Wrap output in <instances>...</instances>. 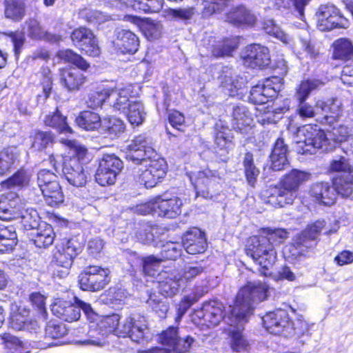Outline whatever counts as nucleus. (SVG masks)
<instances>
[{"instance_id":"1","label":"nucleus","mask_w":353,"mask_h":353,"mask_svg":"<svg viewBox=\"0 0 353 353\" xmlns=\"http://www.w3.org/2000/svg\"><path fill=\"white\" fill-rule=\"evenodd\" d=\"M268 286L263 282H250L239 291L234 306L230 305L225 316L223 305L218 300L205 302L202 307L203 319L210 325H217L221 320L225 322V318L232 316L231 310L236 307H244L247 303L257 304L264 301L268 296Z\"/></svg>"},{"instance_id":"2","label":"nucleus","mask_w":353,"mask_h":353,"mask_svg":"<svg viewBox=\"0 0 353 353\" xmlns=\"http://www.w3.org/2000/svg\"><path fill=\"white\" fill-rule=\"evenodd\" d=\"M310 177L309 172L293 169L284 176L279 186L270 187L264 192L265 202L276 208L292 204L297 196L299 186Z\"/></svg>"},{"instance_id":"3","label":"nucleus","mask_w":353,"mask_h":353,"mask_svg":"<svg viewBox=\"0 0 353 353\" xmlns=\"http://www.w3.org/2000/svg\"><path fill=\"white\" fill-rule=\"evenodd\" d=\"M60 141L74 150L72 156L62 158L63 176L68 182L74 187L85 186L89 178V173L83 167L88 152L87 149L79 145L75 140L62 139Z\"/></svg>"},{"instance_id":"4","label":"nucleus","mask_w":353,"mask_h":353,"mask_svg":"<svg viewBox=\"0 0 353 353\" xmlns=\"http://www.w3.org/2000/svg\"><path fill=\"white\" fill-rule=\"evenodd\" d=\"M299 152L314 154L317 149L327 151L333 148L331 139L317 125H305L296 130Z\"/></svg>"},{"instance_id":"5","label":"nucleus","mask_w":353,"mask_h":353,"mask_svg":"<svg viewBox=\"0 0 353 353\" xmlns=\"http://www.w3.org/2000/svg\"><path fill=\"white\" fill-rule=\"evenodd\" d=\"M246 254L264 270H269L274 264L277 256L274 246L264 236L250 237Z\"/></svg>"},{"instance_id":"6","label":"nucleus","mask_w":353,"mask_h":353,"mask_svg":"<svg viewBox=\"0 0 353 353\" xmlns=\"http://www.w3.org/2000/svg\"><path fill=\"white\" fill-rule=\"evenodd\" d=\"M246 254L264 270H269L274 264L277 256L274 246L264 236L250 237Z\"/></svg>"},{"instance_id":"7","label":"nucleus","mask_w":353,"mask_h":353,"mask_svg":"<svg viewBox=\"0 0 353 353\" xmlns=\"http://www.w3.org/2000/svg\"><path fill=\"white\" fill-rule=\"evenodd\" d=\"M348 155L333 159L329 167L330 172L339 173L333 178V185L343 197H349L353 192V166L351 165Z\"/></svg>"},{"instance_id":"8","label":"nucleus","mask_w":353,"mask_h":353,"mask_svg":"<svg viewBox=\"0 0 353 353\" xmlns=\"http://www.w3.org/2000/svg\"><path fill=\"white\" fill-rule=\"evenodd\" d=\"M255 305L248 303L243 308L236 307L231 310L232 316L225 318V323L234 328L231 331V347L236 352L244 351L248 346V342L241 332L244 324L248 322V317L252 314Z\"/></svg>"},{"instance_id":"9","label":"nucleus","mask_w":353,"mask_h":353,"mask_svg":"<svg viewBox=\"0 0 353 353\" xmlns=\"http://www.w3.org/2000/svg\"><path fill=\"white\" fill-rule=\"evenodd\" d=\"M74 303L65 301H57L52 305V312L58 318L68 322L77 321L81 316V310L83 312L88 320L94 321L97 313L90 303L78 297H74Z\"/></svg>"},{"instance_id":"10","label":"nucleus","mask_w":353,"mask_h":353,"mask_svg":"<svg viewBox=\"0 0 353 353\" xmlns=\"http://www.w3.org/2000/svg\"><path fill=\"white\" fill-rule=\"evenodd\" d=\"M81 246L75 239H63L57 244L53 254L52 263L61 270H56L54 274L63 278L69 274L74 259L81 252Z\"/></svg>"},{"instance_id":"11","label":"nucleus","mask_w":353,"mask_h":353,"mask_svg":"<svg viewBox=\"0 0 353 353\" xmlns=\"http://www.w3.org/2000/svg\"><path fill=\"white\" fill-rule=\"evenodd\" d=\"M119 336H128L136 343L147 341L150 337L148 321L139 314H132L121 322L117 330Z\"/></svg>"},{"instance_id":"12","label":"nucleus","mask_w":353,"mask_h":353,"mask_svg":"<svg viewBox=\"0 0 353 353\" xmlns=\"http://www.w3.org/2000/svg\"><path fill=\"white\" fill-rule=\"evenodd\" d=\"M122 90L123 88H98L89 93L86 104L88 107L95 109L101 107L107 101L114 110L123 108V105L126 101V97L124 95L126 92Z\"/></svg>"},{"instance_id":"13","label":"nucleus","mask_w":353,"mask_h":353,"mask_svg":"<svg viewBox=\"0 0 353 353\" xmlns=\"http://www.w3.org/2000/svg\"><path fill=\"white\" fill-rule=\"evenodd\" d=\"M109 275L108 269L98 265H90L85 268L79 275V284L83 290L98 292L109 283Z\"/></svg>"},{"instance_id":"14","label":"nucleus","mask_w":353,"mask_h":353,"mask_svg":"<svg viewBox=\"0 0 353 353\" xmlns=\"http://www.w3.org/2000/svg\"><path fill=\"white\" fill-rule=\"evenodd\" d=\"M325 225V223L323 220H318L298 234L291 245V248L294 250L292 255H303L309 249L314 248L316 245V240Z\"/></svg>"},{"instance_id":"15","label":"nucleus","mask_w":353,"mask_h":353,"mask_svg":"<svg viewBox=\"0 0 353 353\" xmlns=\"http://www.w3.org/2000/svg\"><path fill=\"white\" fill-rule=\"evenodd\" d=\"M122 168L123 162L120 159L114 154H105L99 161L95 180L101 186L114 184Z\"/></svg>"},{"instance_id":"16","label":"nucleus","mask_w":353,"mask_h":353,"mask_svg":"<svg viewBox=\"0 0 353 353\" xmlns=\"http://www.w3.org/2000/svg\"><path fill=\"white\" fill-rule=\"evenodd\" d=\"M157 157V154L152 147V139L145 134H139L134 138L128 147L126 159L134 164L148 161L147 157Z\"/></svg>"},{"instance_id":"17","label":"nucleus","mask_w":353,"mask_h":353,"mask_svg":"<svg viewBox=\"0 0 353 353\" xmlns=\"http://www.w3.org/2000/svg\"><path fill=\"white\" fill-rule=\"evenodd\" d=\"M283 86V79L272 77L265 80L262 85H256L252 88L249 99L254 104H264L270 99L277 96Z\"/></svg>"},{"instance_id":"18","label":"nucleus","mask_w":353,"mask_h":353,"mask_svg":"<svg viewBox=\"0 0 353 353\" xmlns=\"http://www.w3.org/2000/svg\"><path fill=\"white\" fill-rule=\"evenodd\" d=\"M324 83L319 79H307L303 81L296 91V98L299 101V114L302 118H312L315 115L314 108L305 103V100L313 91L320 89Z\"/></svg>"},{"instance_id":"19","label":"nucleus","mask_w":353,"mask_h":353,"mask_svg":"<svg viewBox=\"0 0 353 353\" xmlns=\"http://www.w3.org/2000/svg\"><path fill=\"white\" fill-rule=\"evenodd\" d=\"M190 179L196 190V196L212 199L220 177L216 171L205 169L198 172L195 179Z\"/></svg>"},{"instance_id":"20","label":"nucleus","mask_w":353,"mask_h":353,"mask_svg":"<svg viewBox=\"0 0 353 353\" xmlns=\"http://www.w3.org/2000/svg\"><path fill=\"white\" fill-rule=\"evenodd\" d=\"M71 39L74 45L90 57H98L101 52L97 40L92 30L80 27L73 30Z\"/></svg>"},{"instance_id":"21","label":"nucleus","mask_w":353,"mask_h":353,"mask_svg":"<svg viewBox=\"0 0 353 353\" xmlns=\"http://www.w3.org/2000/svg\"><path fill=\"white\" fill-rule=\"evenodd\" d=\"M317 13L321 30L348 27V21L339 14V10L333 5L321 6Z\"/></svg>"},{"instance_id":"22","label":"nucleus","mask_w":353,"mask_h":353,"mask_svg":"<svg viewBox=\"0 0 353 353\" xmlns=\"http://www.w3.org/2000/svg\"><path fill=\"white\" fill-rule=\"evenodd\" d=\"M241 57L243 64L251 68H263L270 63V57L268 48L259 44H252L247 46L243 52Z\"/></svg>"},{"instance_id":"23","label":"nucleus","mask_w":353,"mask_h":353,"mask_svg":"<svg viewBox=\"0 0 353 353\" xmlns=\"http://www.w3.org/2000/svg\"><path fill=\"white\" fill-rule=\"evenodd\" d=\"M262 321L264 327L271 334L275 335L283 334L287 330L290 323V318L285 310L277 309L272 312H267Z\"/></svg>"},{"instance_id":"24","label":"nucleus","mask_w":353,"mask_h":353,"mask_svg":"<svg viewBox=\"0 0 353 353\" xmlns=\"http://www.w3.org/2000/svg\"><path fill=\"white\" fill-rule=\"evenodd\" d=\"M122 91L126 92L124 94L126 97V101L123 105V108L114 109L115 111H119L127 115L129 122L133 125H139L143 123L145 112L144 107L140 101H132L130 100L132 88L130 85L123 88Z\"/></svg>"},{"instance_id":"25","label":"nucleus","mask_w":353,"mask_h":353,"mask_svg":"<svg viewBox=\"0 0 353 353\" xmlns=\"http://www.w3.org/2000/svg\"><path fill=\"white\" fill-rule=\"evenodd\" d=\"M310 195L319 203L330 206L335 203L337 194L341 195L335 186L329 182H316L310 188Z\"/></svg>"},{"instance_id":"26","label":"nucleus","mask_w":353,"mask_h":353,"mask_svg":"<svg viewBox=\"0 0 353 353\" xmlns=\"http://www.w3.org/2000/svg\"><path fill=\"white\" fill-rule=\"evenodd\" d=\"M232 126L234 130L247 135L252 131V118L246 106L237 104L232 107Z\"/></svg>"},{"instance_id":"27","label":"nucleus","mask_w":353,"mask_h":353,"mask_svg":"<svg viewBox=\"0 0 353 353\" xmlns=\"http://www.w3.org/2000/svg\"><path fill=\"white\" fill-rule=\"evenodd\" d=\"M22 208L19 196L13 192L3 194L0 197V219L12 220L18 219Z\"/></svg>"},{"instance_id":"28","label":"nucleus","mask_w":353,"mask_h":353,"mask_svg":"<svg viewBox=\"0 0 353 353\" xmlns=\"http://www.w3.org/2000/svg\"><path fill=\"white\" fill-rule=\"evenodd\" d=\"M185 339V337L181 338L179 336L176 327H170L163 331L159 336L160 342L168 346V349L155 347L145 351L143 353H171L175 350H181Z\"/></svg>"},{"instance_id":"29","label":"nucleus","mask_w":353,"mask_h":353,"mask_svg":"<svg viewBox=\"0 0 353 353\" xmlns=\"http://www.w3.org/2000/svg\"><path fill=\"white\" fill-rule=\"evenodd\" d=\"M341 103L337 99H330L327 101L318 100L315 104L317 112H321L323 117L321 123L332 125L341 114Z\"/></svg>"},{"instance_id":"30","label":"nucleus","mask_w":353,"mask_h":353,"mask_svg":"<svg viewBox=\"0 0 353 353\" xmlns=\"http://www.w3.org/2000/svg\"><path fill=\"white\" fill-rule=\"evenodd\" d=\"M159 276V293L165 298L175 295L181 289L184 288L183 281L177 272L168 273L165 272L160 274Z\"/></svg>"},{"instance_id":"31","label":"nucleus","mask_w":353,"mask_h":353,"mask_svg":"<svg viewBox=\"0 0 353 353\" xmlns=\"http://www.w3.org/2000/svg\"><path fill=\"white\" fill-rule=\"evenodd\" d=\"M183 246L187 253L190 254L203 252L207 248L204 233L198 228L187 232L183 238Z\"/></svg>"},{"instance_id":"32","label":"nucleus","mask_w":353,"mask_h":353,"mask_svg":"<svg viewBox=\"0 0 353 353\" xmlns=\"http://www.w3.org/2000/svg\"><path fill=\"white\" fill-rule=\"evenodd\" d=\"M115 48L123 54H134L139 46V40L130 30H119L117 32V38L114 41Z\"/></svg>"},{"instance_id":"33","label":"nucleus","mask_w":353,"mask_h":353,"mask_svg":"<svg viewBox=\"0 0 353 353\" xmlns=\"http://www.w3.org/2000/svg\"><path fill=\"white\" fill-rule=\"evenodd\" d=\"M60 83L67 90H79L85 82V77L77 68H63L59 71Z\"/></svg>"},{"instance_id":"34","label":"nucleus","mask_w":353,"mask_h":353,"mask_svg":"<svg viewBox=\"0 0 353 353\" xmlns=\"http://www.w3.org/2000/svg\"><path fill=\"white\" fill-rule=\"evenodd\" d=\"M183 203L181 199L174 196L170 199L159 198L154 201L158 215L168 219H174L181 213Z\"/></svg>"},{"instance_id":"35","label":"nucleus","mask_w":353,"mask_h":353,"mask_svg":"<svg viewBox=\"0 0 353 353\" xmlns=\"http://www.w3.org/2000/svg\"><path fill=\"white\" fill-rule=\"evenodd\" d=\"M226 21L234 26H252L256 21V17L246 8L239 6L227 14Z\"/></svg>"},{"instance_id":"36","label":"nucleus","mask_w":353,"mask_h":353,"mask_svg":"<svg viewBox=\"0 0 353 353\" xmlns=\"http://www.w3.org/2000/svg\"><path fill=\"white\" fill-rule=\"evenodd\" d=\"M34 190L35 194H38L39 192L42 194L46 203L50 206H56L63 201V194L58 179L50 185Z\"/></svg>"},{"instance_id":"37","label":"nucleus","mask_w":353,"mask_h":353,"mask_svg":"<svg viewBox=\"0 0 353 353\" xmlns=\"http://www.w3.org/2000/svg\"><path fill=\"white\" fill-rule=\"evenodd\" d=\"M124 19L134 24L140 25L141 23L144 34L148 39H158L161 34L162 25L159 22H155L148 18L141 21V18L132 15H126Z\"/></svg>"},{"instance_id":"38","label":"nucleus","mask_w":353,"mask_h":353,"mask_svg":"<svg viewBox=\"0 0 353 353\" xmlns=\"http://www.w3.org/2000/svg\"><path fill=\"white\" fill-rule=\"evenodd\" d=\"M32 241L38 248H47L52 244L55 234L52 227L43 222L32 234Z\"/></svg>"},{"instance_id":"39","label":"nucleus","mask_w":353,"mask_h":353,"mask_svg":"<svg viewBox=\"0 0 353 353\" xmlns=\"http://www.w3.org/2000/svg\"><path fill=\"white\" fill-rule=\"evenodd\" d=\"M4 15L14 22L21 21L26 14V0H4Z\"/></svg>"},{"instance_id":"40","label":"nucleus","mask_w":353,"mask_h":353,"mask_svg":"<svg viewBox=\"0 0 353 353\" xmlns=\"http://www.w3.org/2000/svg\"><path fill=\"white\" fill-rule=\"evenodd\" d=\"M26 23L28 35L34 39H44L52 42L60 40V37L57 34L45 31L39 21L34 19H30Z\"/></svg>"},{"instance_id":"41","label":"nucleus","mask_w":353,"mask_h":353,"mask_svg":"<svg viewBox=\"0 0 353 353\" xmlns=\"http://www.w3.org/2000/svg\"><path fill=\"white\" fill-rule=\"evenodd\" d=\"M76 123L80 128L92 131L101 127L103 121L99 114L91 111H83L77 117Z\"/></svg>"},{"instance_id":"42","label":"nucleus","mask_w":353,"mask_h":353,"mask_svg":"<svg viewBox=\"0 0 353 353\" xmlns=\"http://www.w3.org/2000/svg\"><path fill=\"white\" fill-rule=\"evenodd\" d=\"M221 85L228 91L229 95L234 96L243 85V78L239 77L230 69H225L221 75Z\"/></svg>"},{"instance_id":"43","label":"nucleus","mask_w":353,"mask_h":353,"mask_svg":"<svg viewBox=\"0 0 353 353\" xmlns=\"http://www.w3.org/2000/svg\"><path fill=\"white\" fill-rule=\"evenodd\" d=\"M134 179L140 183L145 185L146 188L154 187L161 179L156 178L154 174L147 169L144 164H135L133 168Z\"/></svg>"},{"instance_id":"44","label":"nucleus","mask_w":353,"mask_h":353,"mask_svg":"<svg viewBox=\"0 0 353 353\" xmlns=\"http://www.w3.org/2000/svg\"><path fill=\"white\" fill-rule=\"evenodd\" d=\"M110 6L122 10L131 8L134 10L150 13L148 0H103Z\"/></svg>"},{"instance_id":"45","label":"nucleus","mask_w":353,"mask_h":353,"mask_svg":"<svg viewBox=\"0 0 353 353\" xmlns=\"http://www.w3.org/2000/svg\"><path fill=\"white\" fill-rule=\"evenodd\" d=\"M101 127L105 133L112 139L119 137L125 130L123 121L116 117L104 118Z\"/></svg>"},{"instance_id":"46","label":"nucleus","mask_w":353,"mask_h":353,"mask_svg":"<svg viewBox=\"0 0 353 353\" xmlns=\"http://www.w3.org/2000/svg\"><path fill=\"white\" fill-rule=\"evenodd\" d=\"M44 123L46 125L57 130L61 133H72V129L66 122V117H63L57 109L52 114L46 117Z\"/></svg>"},{"instance_id":"47","label":"nucleus","mask_w":353,"mask_h":353,"mask_svg":"<svg viewBox=\"0 0 353 353\" xmlns=\"http://www.w3.org/2000/svg\"><path fill=\"white\" fill-rule=\"evenodd\" d=\"M243 165L248 183L250 186L254 187L260 174V170L256 166L252 153L247 152L245 154L243 160Z\"/></svg>"},{"instance_id":"48","label":"nucleus","mask_w":353,"mask_h":353,"mask_svg":"<svg viewBox=\"0 0 353 353\" xmlns=\"http://www.w3.org/2000/svg\"><path fill=\"white\" fill-rule=\"evenodd\" d=\"M333 58L348 60L353 57V45L347 39H339L334 41Z\"/></svg>"},{"instance_id":"49","label":"nucleus","mask_w":353,"mask_h":353,"mask_svg":"<svg viewBox=\"0 0 353 353\" xmlns=\"http://www.w3.org/2000/svg\"><path fill=\"white\" fill-rule=\"evenodd\" d=\"M330 136H332L335 142L341 143V148L347 155L348 154V145L352 147L350 152L353 153V141L348 128L344 125L334 128L332 132L330 133Z\"/></svg>"},{"instance_id":"50","label":"nucleus","mask_w":353,"mask_h":353,"mask_svg":"<svg viewBox=\"0 0 353 353\" xmlns=\"http://www.w3.org/2000/svg\"><path fill=\"white\" fill-rule=\"evenodd\" d=\"M231 0H197V6H201L204 17L221 12L230 5Z\"/></svg>"},{"instance_id":"51","label":"nucleus","mask_w":353,"mask_h":353,"mask_svg":"<svg viewBox=\"0 0 353 353\" xmlns=\"http://www.w3.org/2000/svg\"><path fill=\"white\" fill-rule=\"evenodd\" d=\"M30 180V174L25 170H19L12 176L1 183L3 188L12 189L28 185Z\"/></svg>"},{"instance_id":"52","label":"nucleus","mask_w":353,"mask_h":353,"mask_svg":"<svg viewBox=\"0 0 353 353\" xmlns=\"http://www.w3.org/2000/svg\"><path fill=\"white\" fill-rule=\"evenodd\" d=\"M237 48V41L235 39H225L217 42L212 50V54L215 57L231 56L232 52Z\"/></svg>"},{"instance_id":"53","label":"nucleus","mask_w":353,"mask_h":353,"mask_svg":"<svg viewBox=\"0 0 353 353\" xmlns=\"http://www.w3.org/2000/svg\"><path fill=\"white\" fill-rule=\"evenodd\" d=\"M18 218L26 230H36L39 227V216L37 212L33 209H21Z\"/></svg>"},{"instance_id":"54","label":"nucleus","mask_w":353,"mask_h":353,"mask_svg":"<svg viewBox=\"0 0 353 353\" xmlns=\"http://www.w3.org/2000/svg\"><path fill=\"white\" fill-rule=\"evenodd\" d=\"M57 57L82 70H86L90 67V64L82 57L70 49L59 50L57 52Z\"/></svg>"},{"instance_id":"55","label":"nucleus","mask_w":353,"mask_h":353,"mask_svg":"<svg viewBox=\"0 0 353 353\" xmlns=\"http://www.w3.org/2000/svg\"><path fill=\"white\" fill-rule=\"evenodd\" d=\"M147 303L160 318L166 316L169 310V303L165 297H161L160 294H152L149 296Z\"/></svg>"},{"instance_id":"56","label":"nucleus","mask_w":353,"mask_h":353,"mask_svg":"<svg viewBox=\"0 0 353 353\" xmlns=\"http://www.w3.org/2000/svg\"><path fill=\"white\" fill-rule=\"evenodd\" d=\"M263 28L267 34L274 36L275 38L279 39L285 45H291L292 41V38L288 34L283 32L280 28L275 24L273 20H265L263 21Z\"/></svg>"},{"instance_id":"57","label":"nucleus","mask_w":353,"mask_h":353,"mask_svg":"<svg viewBox=\"0 0 353 353\" xmlns=\"http://www.w3.org/2000/svg\"><path fill=\"white\" fill-rule=\"evenodd\" d=\"M215 129V144L221 150L226 149L231 143L232 139L230 130L228 128H225L221 121L216 123Z\"/></svg>"},{"instance_id":"58","label":"nucleus","mask_w":353,"mask_h":353,"mask_svg":"<svg viewBox=\"0 0 353 353\" xmlns=\"http://www.w3.org/2000/svg\"><path fill=\"white\" fill-rule=\"evenodd\" d=\"M148 161H143L140 163L141 165L144 164V166L150 171L154 174L156 178L163 179L165 175V161L163 159L152 157H147Z\"/></svg>"},{"instance_id":"59","label":"nucleus","mask_w":353,"mask_h":353,"mask_svg":"<svg viewBox=\"0 0 353 353\" xmlns=\"http://www.w3.org/2000/svg\"><path fill=\"white\" fill-rule=\"evenodd\" d=\"M309 331V325L306 321L299 318L295 321H290L288 327L284 332L285 337H301Z\"/></svg>"},{"instance_id":"60","label":"nucleus","mask_w":353,"mask_h":353,"mask_svg":"<svg viewBox=\"0 0 353 353\" xmlns=\"http://www.w3.org/2000/svg\"><path fill=\"white\" fill-rule=\"evenodd\" d=\"M205 268L200 263H191L186 265L181 272H177V274L180 275V279L183 281L185 288L188 281L202 274Z\"/></svg>"},{"instance_id":"61","label":"nucleus","mask_w":353,"mask_h":353,"mask_svg":"<svg viewBox=\"0 0 353 353\" xmlns=\"http://www.w3.org/2000/svg\"><path fill=\"white\" fill-rule=\"evenodd\" d=\"M143 272L145 275L154 276L159 271L163 259L150 255L140 259Z\"/></svg>"},{"instance_id":"62","label":"nucleus","mask_w":353,"mask_h":353,"mask_svg":"<svg viewBox=\"0 0 353 353\" xmlns=\"http://www.w3.org/2000/svg\"><path fill=\"white\" fill-rule=\"evenodd\" d=\"M163 13L164 17L170 20H181L185 21L193 17L194 14V8L168 9L163 10Z\"/></svg>"},{"instance_id":"63","label":"nucleus","mask_w":353,"mask_h":353,"mask_svg":"<svg viewBox=\"0 0 353 353\" xmlns=\"http://www.w3.org/2000/svg\"><path fill=\"white\" fill-rule=\"evenodd\" d=\"M183 248V243L168 242L163 245L161 258L163 259V261L164 259L176 260L181 255Z\"/></svg>"},{"instance_id":"64","label":"nucleus","mask_w":353,"mask_h":353,"mask_svg":"<svg viewBox=\"0 0 353 353\" xmlns=\"http://www.w3.org/2000/svg\"><path fill=\"white\" fill-rule=\"evenodd\" d=\"M52 143L53 137L50 132H37L34 134L32 147L36 150L42 151L51 145Z\"/></svg>"}]
</instances>
